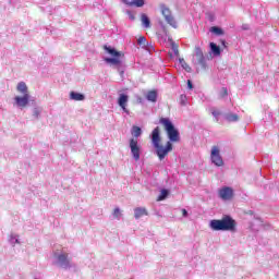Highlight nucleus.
<instances>
[{
    "label": "nucleus",
    "mask_w": 279,
    "mask_h": 279,
    "mask_svg": "<svg viewBox=\"0 0 279 279\" xmlns=\"http://www.w3.org/2000/svg\"><path fill=\"white\" fill-rule=\"evenodd\" d=\"M146 98H147L148 101L155 102L156 99H158V94L156 93V90H150V92L147 93Z\"/></svg>",
    "instance_id": "obj_18"
},
{
    "label": "nucleus",
    "mask_w": 279,
    "mask_h": 279,
    "mask_svg": "<svg viewBox=\"0 0 279 279\" xmlns=\"http://www.w3.org/2000/svg\"><path fill=\"white\" fill-rule=\"evenodd\" d=\"M209 47H210L214 56H221V49L219 48V46H217V44L210 43Z\"/></svg>",
    "instance_id": "obj_17"
},
{
    "label": "nucleus",
    "mask_w": 279,
    "mask_h": 279,
    "mask_svg": "<svg viewBox=\"0 0 279 279\" xmlns=\"http://www.w3.org/2000/svg\"><path fill=\"white\" fill-rule=\"evenodd\" d=\"M160 9H161V14L163 19H166L167 23L174 29H178V22H175V19L171 14V10L167 8V5L165 4H162Z\"/></svg>",
    "instance_id": "obj_6"
},
{
    "label": "nucleus",
    "mask_w": 279,
    "mask_h": 279,
    "mask_svg": "<svg viewBox=\"0 0 279 279\" xmlns=\"http://www.w3.org/2000/svg\"><path fill=\"white\" fill-rule=\"evenodd\" d=\"M195 56H196L197 63L203 69H206V57L204 56V51H202V48L199 47L195 48Z\"/></svg>",
    "instance_id": "obj_10"
},
{
    "label": "nucleus",
    "mask_w": 279,
    "mask_h": 279,
    "mask_svg": "<svg viewBox=\"0 0 279 279\" xmlns=\"http://www.w3.org/2000/svg\"><path fill=\"white\" fill-rule=\"evenodd\" d=\"M147 215H149V211H147V208L145 207H136L134 209L135 219H141V217H147Z\"/></svg>",
    "instance_id": "obj_11"
},
{
    "label": "nucleus",
    "mask_w": 279,
    "mask_h": 279,
    "mask_svg": "<svg viewBox=\"0 0 279 279\" xmlns=\"http://www.w3.org/2000/svg\"><path fill=\"white\" fill-rule=\"evenodd\" d=\"M179 62L181 64V66L187 71V73H191V65H189V63H186V61L184 59H179Z\"/></svg>",
    "instance_id": "obj_21"
},
{
    "label": "nucleus",
    "mask_w": 279,
    "mask_h": 279,
    "mask_svg": "<svg viewBox=\"0 0 279 279\" xmlns=\"http://www.w3.org/2000/svg\"><path fill=\"white\" fill-rule=\"evenodd\" d=\"M221 45H222V47H228L227 45H226V41H225V39H221Z\"/></svg>",
    "instance_id": "obj_31"
},
{
    "label": "nucleus",
    "mask_w": 279,
    "mask_h": 279,
    "mask_svg": "<svg viewBox=\"0 0 279 279\" xmlns=\"http://www.w3.org/2000/svg\"><path fill=\"white\" fill-rule=\"evenodd\" d=\"M168 195H169L168 190H161L160 195L157 198V202H162V201L167 199Z\"/></svg>",
    "instance_id": "obj_20"
},
{
    "label": "nucleus",
    "mask_w": 279,
    "mask_h": 279,
    "mask_svg": "<svg viewBox=\"0 0 279 279\" xmlns=\"http://www.w3.org/2000/svg\"><path fill=\"white\" fill-rule=\"evenodd\" d=\"M16 92L20 93L22 96L14 97V104L17 108H27L29 106V88L25 82H20L16 85Z\"/></svg>",
    "instance_id": "obj_3"
},
{
    "label": "nucleus",
    "mask_w": 279,
    "mask_h": 279,
    "mask_svg": "<svg viewBox=\"0 0 279 279\" xmlns=\"http://www.w3.org/2000/svg\"><path fill=\"white\" fill-rule=\"evenodd\" d=\"M210 112L213 117H215V119H217L218 117H221V111L219 109L211 108Z\"/></svg>",
    "instance_id": "obj_23"
},
{
    "label": "nucleus",
    "mask_w": 279,
    "mask_h": 279,
    "mask_svg": "<svg viewBox=\"0 0 279 279\" xmlns=\"http://www.w3.org/2000/svg\"><path fill=\"white\" fill-rule=\"evenodd\" d=\"M209 227L216 232H236V220L230 216H223L222 219H214Z\"/></svg>",
    "instance_id": "obj_2"
},
{
    "label": "nucleus",
    "mask_w": 279,
    "mask_h": 279,
    "mask_svg": "<svg viewBox=\"0 0 279 279\" xmlns=\"http://www.w3.org/2000/svg\"><path fill=\"white\" fill-rule=\"evenodd\" d=\"M70 99H73L74 101H84V99H86V97L81 93L71 92Z\"/></svg>",
    "instance_id": "obj_14"
},
{
    "label": "nucleus",
    "mask_w": 279,
    "mask_h": 279,
    "mask_svg": "<svg viewBox=\"0 0 279 279\" xmlns=\"http://www.w3.org/2000/svg\"><path fill=\"white\" fill-rule=\"evenodd\" d=\"M125 5H129L130 8L135 7V8H143L145 5V0H133V1H128V0H122Z\"/></svg>",
    "instance_id": "obj_12"
},
{
    "label": "nucleus",
    "mask_w": 279,
    "mask_h": 279,
    "mask_svg": "<svg viewBox=\"0 0 279 279\" xmlns=\"http://www.w3.org/2000/svg\"><path fill=\"white\" fill-rule=\"evenodd\" d=\"M128 101H130V97L125 94H120L118 98V105L126 114H130V110H128Z\"/></svg>",
    "instance_id": "obj_9"
},
{
    "label": "nucleus",
    "mask_w": 279,
    "mask_h": 279,
    "mask_svg": "<svg viewBox=\"0 0 279 279\" xmlns=\"http://www.w3.org/2000/svg\"><path fill=\"white\" fill-rule=\"evenodd\" d=\"M223 97H228V88L222 87L220 92V98L223 99Z\"/></svg>",
    "instance_id": "obj_26"
},
{
    "label": "nucleus",
    "mask_w": 279,
    "mask_h": 279,
    "mask_svg": "<svg viewBox=\"0 0 279 279\" xmlns=\"http://www.w3.org/2000/svg\"><path fill=\"white\" fill-rule=\"evenodd\" d=\"M171 49H172L174 56H180V50H179L178 44H175V43L172 41V43H171Z\"/></svg>",
    "instance_id": "obj_22"
},
{
    "label": "nucleus",
    "mask_w": 279,
    "mask_h": 279,
    "mask_svg": "<svg viewBox=\"0 0 279 279\" xmlns=\"http://www.w3.org/2000/svg\"><path fill=\"white\" fill-rule=\"evenodd\" d=\"M211 34H215L216 36H223V29L219 26H213L210 28Z\"/></svg>",
    "instance_id": "obj_19"
},
{
    "label": "nucleus",
    "mask_w": 279,
    "mask_h": 279,
    "mask_svg": "<svg viewBox=\"0 0 279 279\" xmlns=\"http://www.w3.org/2000/svg\"><path fill=\"white\" fill-rule=\"evenodd\" d=\"M225 119L229 123H234V122L239 121V116L236 113H227L225 116Z\"/></svg>",
    "instance_id": "obj_16"
},
{
    "label": "nucleus",
    "mask_w": 279,
    "mask_h": 279,
    "mask_svg": "<svg viewBox=\"0 0 279 279\" xmlns=\"http://www.w3.org/2000/svg\"><path fill=\"white\" fill-rule=\"evenodd\" d=\"M210 158H211V162L216 165V167H223V158H221L219 146L211 147Z\"/></svg>",
    "instance_id": "obj_7"
},
{
    "label": "nucleus",
    "mask_w": 279,
    "mask_h": 279,
    "mask_svg": "<svg viewBox=\"0 0 279 279\" xmlns=\"http://www.w3.org/2000/svg\"><path fill=\"white\" fill-rule=\"evenodd\" d=\"M104 49L107 51V53H109V56H112V58H105V62H107V64L119 66V64H121V59L119 58H124L125 53L106 45L104 46Z\"/></svg>",
    "instance_id": "obj_5"
},
{
    "label": "nucleus",
    "mask_w": 279,
    "mask_h": 279,
    "mask_svg": "<svg viewBox=\"0 0 279 279\" xmlns=\"http://www.w3.org/2000/svg\"><path fill=\"white\" fill-rule=\"evenodd\" d=\"M218 195L223 202H230L234 197V190L230 186H223L218 191Z\"/></svg>",
    "instance_id": "obj_8"
},
{
    "label": "nucleus",
    "mask_w": 279,
    "mask_h": 279,
    "mask_svg": "<svg viewBox=\"0 0 279 279\" xmlns=\"http://www.w3.org/2000/svg\"><path fill=\"white\" fill-rule=\"evenodd\" d=\"M180 100H181V106H186V96L181 95Z\"/></svg>",
    "instance_id": "obj_28"
},
{
    "label": "nucleus",
    "mask_w": 279,
    "mask_h": 279,
    "mask_svg": "<svg viewBox=\"0 0 279 279\" xmlns=\"http://www.w3.org/2000/svg\"><path fill=\"white\" fill-rule=\"evenodd\" d=\"M113 217H114L116 219H119V218L121 217V209H119V207H116V208L113 209Z\"/></svg>",
    "instance_id": "obj_24"
},
{
    "label": "nucleus",
    "mask_w": 279,
    "mask_h": 279,
    "mask_svg": "<svg viewBox=\"0 0 279 279\" xmlns=\"http://www.w3.org/2000/svg\"><path fill=\"white\" fill-rule=\"evenodd\" d=\"M182 215L183 217H189V211H186V209H182Z\"/></svg>",
    "instance_id": "obj_29"
},
{
    "label": "nucleus",
    "mask_w": 279,
    "mask_h": 279,
    "mask_svg": "<svg viewBox=\"0 0 279 279\" xmlns=\"http://www.w3.org/2000/svg\"><path fill=\"white\" fill-rule=\"evenodd\" d=\"M159 123L163 125L169 141L166 143V147L160 144L162 143V138L160 137V126H157L151 132V143L156 149L159 160H165V158L169 156V151H173V144L171 143H180V132L177 131L169 118H160Z\"/></svg>",
    "instance_id": "obj_1"
},
{
    "label": "nucleus",
    "mask_w": 279,
    "mask_h": 279,
    "mask_svg": "<svg viewBox=\"0 0 279 279\" xmlns=\"http://www.w3.org/2000/svg\"><path fill=\"white\" fill-rule=\"evenodd\" d=\"M128 15L131 21H136V15H134V13H132V11H128Z\"/></svg>",
    "instance_id": "obj_27"
},
{
    "label": "nucleus",
    "mask_w": 279,
    "mask_h": 279,
    "mask_svg": "<svg viewBox=\"0 0 279 279\" xmlns=\"http://www.w3.org/2000/svg\"><path fill=\"white\" fill-rule=\"evenodd\" d=\"M137 45H143V46L147 45V39L143 36L138 37Z\"/></svg>",
    "instance_id": "obj_25"
},
{
    "label": "nucleus",
    "mask_w": 279,
    "mask_h": 279,
    "mask_svg": "<svg viewBox=\"0 0 279 279\" xmlns=\"http://www.w3.org/2000/svg\"><path fill=\"white\" fill-rule=\"evenodd\" d=\"M141 21H142V25H144L146 29H148V27H151V20H149V16H147V14L142 13Z\"/></svg>",
    "instance_id": "obj_13"
},
{
    "label": "nucleus",
    "mask_w": 279,
    "mask_h": 279,
    "mask_svg": "<svg viewBox=\"0 0 279 279\" xmlns=\"http://www.w3.org/2000/svg\"><path fill=\"white\" fill-rule=\"evenodd\" d=\"M59 263L61 265H64V267H69L70 260H69V254H61L58 256Z\"/></svg>",
    "instance_id": "obj_15"
},
{
    "label": "nucleus",
    "mask_w": 279,
    "mask_h": 279,
    "mask_svg": "<svg viewBox=\"0 0 279 279\" xmlns=\"http://www.w3.org/2000/svg\"><path fill=\"white\" fill-rule=\"evenodd\" d=\"M187 86L190 89L193 88V83L191 81H187Z\"/></svg>",
    "instance_id": "obj_30"
},
{
    "label": "nucleus",
    "mask_w": 279,
    "mask_h": 279,
    "mask_svg": "<svg viewBox=\"0 0 279 279\" xmlns=\"http://www.w3.org/2000/svg\"><path fill=\"white\" fill-rule=\"evenodd\" d=\"M131 134L135 138L130 140L129 147L131 149V154H132L134 160L138 161V160H141V146L138 145V136H141V134H143L141 126L133 125Z\"/></svg>",
    "instance_id": "obj_4"
}]
</instances>
